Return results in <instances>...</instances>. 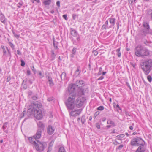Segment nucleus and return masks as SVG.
Masks as SVG:
<instances>
[{"instance_id": "f257e3e1", "label": "nucleus", "mask_w": 152, "mask_h": 152, "mask_svg": "<svg viewBox=\"0 0 152 152\" xmlns=\"http://www.w3.org/2000/svg\"><path fill=\"white\" fill-rule=\"evenodd\" d=\"M140 65L144 73L147 75L152 69V60L151 59L144 60L140 62Z\"/></svg>"}, {"instance_id": "f03ea898", "label": "nucleus", "mask_w": 152, "mask_h": 152, "mask_svg": "<svg viewBox=\"0 0 152 152\" xmlns=\"http://www.w3.org/2000/svg\"><path fill=\"white\" fill-rule=\"evenodd\" d=\"M31 106L34 108V117L38 120L41 119L42 117V115L41 110L40 109L42 107L41 104L39 102H35L31 104Z\"/></svg>"}, {"instance_id": "7ed1b4c3", "label": "nucleus", "mask_w": 152, "mask_h": 152, "mask_svg": "<svg viewBox=\"0 0 152 152\" xmlns=\"http://www.w3.org/2000/svg\"><path fill=\"white\" fill-rule=\"evenodd\" d=\"M150 51L146 48L141 45H138L135 50V55L137 57L147 56L150 54Z\"/></svg>"}, {"instance_id": "20e7f679", "label": "nucleus", "mask_w": 152, "mask_h": 152, "mask_svg": "<svg viewBox=\"0 0 152 152\" xmlns=\"http://www.w3.org/2000/svg\"><path fill=\"white\" fill-rule=\"evenodd\" d=\"M72 96H69L67 100L65 102V104L68 110H72L75 107V94Z\"/></svg>"}, {"instance_id": "39448f33", "label": "nucleus", "mask_w": 152, "mask_h": 152, "mask_svg": "<svg viewBox=\"0 0 152 152\" xmlns=\"http://www.w3.org/2000/svg\"><path fill=\"white\" fill-rule=\"evenodd\" d=\"M143 143L145 142L142 139L139 137L134 138L130 142V144L132 146H138Z\"/></svg>"}, {"instance_id": "423d86ee", "label": "nucleus", "mask_w": 152, "mask_h": 152, "mask_svg": "<svg viewBox=\"0 0 152 152\" xmlns=\"http://www.w3.org/2000/svg\"><path fill=\"white\" fill-rule=\"evenodd\" d=\"M86 99L85 97H79L75 101V104L76 107L80 108L83 106L86 102Z\"/></svg>"}, {"instance_id": "0eeeda50", "label": "nucleus", "mask_w": 152, "mask_h": 152, "mask_svg": "<svg viewBox=\"0 0 152 152\" xmlns=\"http://www.w3.org/2000/svg\"><path fill=\"white\" fill-rule=\"evenodd\" d=\"M70 34L72 36L70 37V39L73 41L75 40L73 37H76L77 40L79 41L80 40V37L77 31L73 28H71L70 29Z\"/></svg>"}, {"instance_id": "6e6552de", "label": "nucleus", "mask_w": 152, "mask_h": 152, "mask_svg": "<svg viewBox=\"0 0 152 152\" xmlns=\"http://www.w3.org/2000/svg\"><path fill=\"white\" fill-rule=\"evenodd\" d=\"M76 84L70 85L68 87V91L69 92V96H72L74 94H75V97H76V93L75 92L76 88Z\"/></svg>"}, {"instance_id": "1a4fd4ad", "label": "nucleus", "mask_w": 152, "mask_h": 152, "mask_svg": "<svg viewBox=\"0 0 152 152\" xmlns=\"http://www.w3.org/2000/svg\"><path fill=\"white\" fill-rule=\"evenodd\" d=\"M34 146L36 150L39 152L42 151L44 149L43 144L39 141H37L36 145H35Z\"/></svg>"}, {"instance_id": "9d476101", "label": "nucleus", "mask_w": 152, "mask_h": 152, "mask_svg": "<svg viewBox=\"0 0 152 152\" xmlns=\"http://www.w3.org/2000/svg\"><path fill=\"white\" fill-rule=\"evenodd\" d=\"M34 108V107L31 106V104L26 113L27 116L28 118H31L34 117V110L35 109Z\"/></svg>"}, {"instance_id": "9b49d317", "label": "nucleus", "mask_w": 152, "mask_h": 152, "mask_svg": "<svg viewBox=\"0 0 152 152\" xmlns=\"http://www.w3.org/2000/svg\"><path fill=\"white\" fill-rule=\"evenodd\" d=\"M145 143H143L142 144L139 145L135 152H145L146 150V147L145 146Z\"/></svg>"}, {"instance_id": "f8f14e48", "label": "nucleus", "mask_w": 152, "mask_h": 152, "mask_svg": "<svg viewBox=\"0 0 152 152\" xmlns=\"http://www.w3.org/2000/svg\"><path fill=\"white\" fill-rule=\"evenodd\" d=\"M55 129L51 125H49L47 128V132L49 135L52 134L54 132Z\"/></svg>"}, {"instance_id": "ddd939ff", "label": "nucleus", "mask_w": 152, "mask_h": 152, "mask_svg": "<svg viewBox=\"0 0 152 152\" xmlns=\"http://www.w3.org/2000/svg\"><path fill=\"white\" fill-rule=\"evenodd\" d=\"M143 26L145 29L143 31V32L145 33L148 32L150 29L148 23L147 22H144L143 23Z\"/></svg>"}, {"instance_id": "4468645a", "label": "nucleus", "mask_w": 152, "mask_h": 152, "mask_svg": "<svg viewBox=\"0 0 152 152\" xmlns=\"http://www.w3.org/2000/svg\"><path fill=\"white\" fill-rule=\"evenodd\" d=\"M29 140L30 142L32 144H33L34 145H36L37 141H39L36 138L35 136H33L32 137H29Z\"/></svg>"}, {"instance_id": "2eb2a0df", "label": "nucleus", "mask_w": 152, "mask_h": 152, "mask_svg": "<svg viewBox=\"0 0 152 152\" xmlns=\"http://www.w3.org/2000/svg\"><path fill=\"white\" fill-rule=\"evenodd\" d=\"M78 88V95L80 96L84 95V89L83 87L80 86Z\"/></svg>"}, {"instance_id": "dca6fc26", "label": "nucleus", "mask_w": 152, "mask_h": 152, "mask_svg": "<svg viewBox=\"0 0 152 152\" xmlns=\"http://www.w3.org/2000/svg\"><path fill=\"white\" fill-rule=\"evenodd\" d=\"M41 129H38L36 135L34 136L38 140L40 138L41 134Z\"/></svg>"}, {"instance_id": "f3484780", "label": "nucleus", "mask_w": 152, "mask_h": 152, "mask_svg": "<svg viewBox=\"0 0 152 152\" xmlns=\"http://www.w3.org/2000/svg\"><path fill=\"white\" fill-rule=\"evenodd\" d=\"M56 51H55L54 50H52L51 51V58L52 60H53L55 59V57L56 55Z\"/></svg>"}, {"instance_id": "a211bd4d", "label": "nucleus", "mask_w": 152, "mask_h": 152, "mask_svg": "<svg viewBox=\"0 0 152 152\" xmlns=\"http://www.w3.org/2000/svg\"><path fill=\"white\" fill-rule=\"evenodd\" d=\"M84 83V82L83 80H77L76 83V87H79V86H80L82 87V85Z\"/></svg>"}, {"instance_id": "6ab92c4d", "label": "nucleus", "mask_w": 152, "mask_h": 152, "mask_svg": "<svg viewBox=\"0 0 152 152\" xmlns=\"http://www.w3.org/2000/svg\"><path fill=\"white\" fill-rule=\"evenodd\" d=\"M46 77L48 79L49 84L50 85V86H53L54 85V83L53 82L52 79L51 77L49 75H48L46 76Z\"/></svg>"}, {"instance_id": "aec40b11", "label": "nucleus", "mask_w": 152, "mask_h": 152, "mask_svg": "<svg viewBox=\"0 0 152 152\" xmlns=\"http://www.w3.org/2000/svg\"><path fill=\"white\" fill-rule=\"evenodd\" d=\"M115 19L114 18H110L109 19V21L110 23H111V25L109 27L110 28L113 26L115 24Z\"/></svg>"}, {"instance_id": "412c9836", "label": "nucleus", "mask_w": 152, "mask_h": 152, "mask_svg": "<svg viewBox=\"0 0 152 152\" xmlns=\"http://www.w3.org/2000/svg\"><path fill=\"white\" fill-rule=\"evenodd\" d=\"M0 20L3 23H5V18L4 15L2 13L0 15Z\"/></svg>"}, {"instance_id": "4be33fe9", "label": "nucleus", "mask_w": 152, "mask_h": 152, "mask_svg": "<svg viewBox=\"0 0 152 152\" xmlns=\"http://www.w3.org/2000/svg\"><path fill=\"white\" fill-rule=\"evenodd\" d=\"M80 73V67L78 66L77 69L75 72V75L76 77L78 76Z\"/></svg>"}, {"instance_id": "5701e85b", "label": "nucleus", "mask_w": 152, "mask_h": 152, "mask_svg": "<svg viewBox=\"0 0 152 152\" xmlns=\"http://www.w3.org/2000/svg\"><path fill=\"white\" fill-rule=\"evenodd\" d=\"M8 124V122H6L4 124L3 126H2L3 129L4 130V132H5L6 133L8 132L7 130H5V129H6V128L7 127V125Z\"/></svg>"}, {"instance_id": "b1692460", "label": "nucleus", "mask_w": 152, "mask_h": 152, "mask_svg": "<svg viewBox=\"0 0 152 152\" xmlns=\"http://www.w3.org/2000/svg\"><path fill=\"white\" fill-rule=\"evenodd\" d=\"M70 114L72 116L74 117L79 115V113H77L76 112L75 110V111H72L70 112Z\"/></svg>"}, {"instance_id": "393cba45", "label": "nucleus", "mask_w": 152, "mask_h": 152, "mask_svg": "<svg viewBox=\"0 0 152 152\" xmlns=\"http://www.w3.org/2000/svg\"><path fill=\"white\" fill-rule=\"evenodd\" d=\"M66 74L64 72H63L61 74V75L60 76L61 79L62 80H65L66 78Z\"/></svg>"}, {"instance_id": "a878e982", "label": "nucleus", "mask_w": 152, "mask_h": 152, "mask_svg": "<svg viewBox=\"0 0 152 152\" xmlns=\"http://www.w3.org/2000/svg\"><path fill=\"white\" fill-rule=\"evenodd\" d=\"M43 3L45 5H49L51 3V0H44Z\"/></svg>"}, {"instance_id": "bb28decb", "label": "nucleus", "mask_w": 152, "mask_h": 152, "mask_svg": "<svg viewBox=\"0 0 152 152\" xmlns=\"http://www.w3.org/2000/svg\"><path fill=\"white\" fill-rule=\"evenodd\" d=\"M86 121V119H85V116L84 115H83L81 119V123L82 124H83L84 123L85 121Z\"/></svg>"}, {"instance_id": "cd10ccee", "label": "nucleus", "mask_w": 152, "mask_h": 152, "mask_svg": "<svg viewBox=\"0 0 152 152\" xmlns=\"http://www.w3.org/2000/svg\"><path fill=\"white\" fill-rule=\"evenodd\" d=\"M124 134H123L118 135L116 136V137L118 138L117 139H116V140H121V139H120L119 138L124 137Z\"/></svg>"}, {"instance_id": "c85d7f7f", "label": "nucleus", "mask_w": 152, "mask_h": 152, "mask_svg": "<svg viewBox=\"0 0 152 152\" xmlns=\"http://www.w3.org/2000/svg\"><path fill=\"white\" fill-rule=\"evenodd\" d=\"M120 48H119L116 51L117 53V55L118 57H120L121 56V53L120 52Z\"/></svg>"}, {"instance_id": "c756f323", "label": "nucleus", "mask_w": 152, "mask_h": 152, "mask_svg": "<svg viewBox=\"0 0 152 152\" xmlns=\"http://www.w3.org/2000/svg\"><path fill=\"white\" fill-rule=\"evenodd\" d=\"M58 152H66L64 148L63 147H61L59 148Z\"/></svg>"}, {"instance_id": "7c9ffc66", "label": "nucleus", "mask_w": 152, "mask_h": 152, "mask_svg": "<svg viewBox=\"0 0 152 152\" xmlns=\"http://www.w3.org/2000/svg\"><path fill=\"white\" fill-rule=\"evenodd\" d=\"M26 111L25 110L23 111V112L20 115V118H22L24 117L25 115H27L26 114Z\"/></svg>"}, {"instance_id": "2f4dec72", "label": "nucleus", "mask_w": 152, "mask_h": 152, "mask_svg": "<svg viewBox=\"0 0 152 152\" xmlns=\"http://www.w3.org/2000/svg\"><path fill=\"white\" fill-rule=\"evenodd\" d=\"M76 49L75 48H73V49H72V55L71 56V57H73V55L75 54L76 52Z\"/></svg>"}, {"instance_id": "473e14b6", "label": "nucleus", "mask_w": 152, "mask_h": 152, "mask_svg": "<svg viewBox=\"0 0 152 152\" xmlns=\"http://www.w3.org/2000/svg\"><path fill=\"white\" fill-rule=\"evenodd\" d=\"M38 126L41 128H42L44 127V125L41 122H39V123H38Z\"/></svg>"}, {"instance_id": "72a5a7b5", "label": "nucleus", "mask_w": 152, "mask_h": 152, "mask_svg": "<svg viewBox=\"0 0 152 152\" xmlns=\"http://www.w3.org/2000/svg\"><path fill=\"white\" fill-rule=\"evenodd\" d=\"M12 32L15 37H16L17 39H18L20 35L18 34H17L13 31H12Z\"/></svg>"}, {"instance_id": "f704fd0d", "label": "nucleus", "mask_w": 152, "mask_h": 152, "mask_svg": "<svg viewBox=\"0 0 152 152\" xmlns=\"http://www.w3.org/2000/svg\"><path fill=\"white\" fill-rule=\"evenodd\" d=\"M99 114V111L96 112L94 115V118H95Z\"/></svg>"}, {"instance_id": "c9c22d12", "label": "nucleus", "mask_w": 152, "mask_h": 152, "mask_svg": "<svg viewBox=\"0 0 152 152\" xmlns=\"http://www.w3.org/2000/svg\"><path fill=\"white\" fill-rule=\"evenodd\" d=\"M27 80H23V82L22 83V84H24V86H23V87L24 89H26L27 88V86L26 85V84L25 83L24 84L25 81V82H26Z\"/></svg>"}, {"instance_id": "e433bc0d", "label": "nucleus", "mask_w": 152, "mask_h": 152, "mask_svg": "<svg viewBox=\"0 0 152 152\" xmlns=\"http://www.w3.org/2000/svg\"><path fill=\"white\" fill-rule=\"evenodd\" d=\"M148 80L150 82H151L152 80V78L151 76L148 75L147 77Z\"/></svg>"}, {"instance_id": "4c0bfd02", "label": "nucleus", "mask_w": 152, "mask_h": 152, "mask_svg": "<svg viewBox=\"0 0 152 152\" xmlns=\"http://www.w3.org/2000/svg\"><path fill=\"white\" fill-rule=\"evenodd\" d=\"M104 109V107L102 106H99L97 108V110H102Z\"/></svg>"}, {"instance_id": "58836bf2", "label": "nucleus", "mask_w": 152, "mask_h": 152, "mask_svg": "<svg viewBox=\"0 0 152 152\" xmlns=\"http://www.w3.org/2000/svg\"><path fill=\"white\" fill-rule=\"evenodd\" d=\"M107 124H114V123L113 121H112L111 120H109L107 121Z\"/></svg>"}, {"instance_id": "ea45409f", "label": "nucleus", "mask_w": 152, "mask_h": 152, "mask_svg": "<svg viewBox=\"0 0 152 152\" xmlns=\"http://www.w3.org/2000/svg\"><path fill=\"white\" fill-rule=\"evenodd\" d=\"M102 71V68L101 67H100L99 68V72L98 73L97 75H99L101 74V72Z\"/></svg>"}, {"instance_id": "a19ab883", "label": "nucleus", "mask_w": 152, "mask_h": 152, "mask_svg": "<svg viewBox=\"0 0 152 152\" xmlns=\"http://www.w3.org/2000/svg\"><path fill=\"white\" fill-rule=\"evenodd\" d=\"M82 111V109H79L76 110V112L77 113H79V115L81 113V111Z\"/></svg>"}, {"instance_id": "79ce46f5", "label": "nucleus", "mask_w": 152, "mask_h": 152, "mask_svg": "<svg viewBox=\"0 0 152 152\" xmlns=\"http://www.w3.org/2000/svg\"><path fill=\"white\" fill-rule=\"evenodd\" d=\"M9 45L11 48L13 49L14 50L15 49L14 46L13 44L11 42H10Z\"/></svg>"}, {"instance_id": "37998d69", "label": "nucleus", "mask_w": 152, "mask_h": 152, "mask_svg": "<svg viewBox=\"0 0 152 152\" xmlns=\"http://www.w3.org/2000/svg\"><path fill=\"white\" fill-rule=\"evenodd\" d=\"M54 142V141L53 140H52L49 144V146H50L52 147Z\"/></svg>"}, {"instance_id": "c03bdc74", "label": "nucleus", "mask_w": 152, "mask_h": 152, "mask_svg": "<svg viewBox=\"0 0 152 152\" xmlns=\"http://www.w3.org/2000/svg\"><path fill=\"white\" fill-rule=\"evenodd\" d=\"M32 99L34 100H36L37 99V95H35L32 96Z\"/></svg>"}, {"instance_id": "a18cd8bd", "label": "nucleus", "mask_w": 152, "mask_h": 152, "mask_svg": "<svg viewBox=\"0 0 152 152\" xmlns=\"http://www.w3.org/2000/svg\"><path fill=\"white\" fill-rule=\"evenodd\" d=\"M23 4V3L22 2H19L18 4L17 5V6L19 8H20L21 6H22Z\"/></svg>"}, {"instance_id": "49530a36", "label": "nucleus", "mask_w": 152, "mask_h": 152, "mask_svg": "<svg viewBox=\"0 0 152 152\" xmlns=\"http://www.w3.org/2000/svg\"><path fill=\"white\" fill-rule=\"evenodd\" d=\"M21 66H23L25 65V63L24 61L22 60H21Z\"/></svg>"}, {"instance_id": "de8ad7c7", "label": "nucleus", "mask_w": 152, "mask_h": 152, "mask_svg": "<svg viewBox=\"0 0 152 152\" xmlns=\"http://www.w3.org/2000/svg\"><path fill=\"white\" fill-rule=\"evenodd\" d=\"M123 147V145H120L117 148V149L118 150H121L122 149V148Z\"/></svg>"}, {"instance_id": "09e8293b", "label": "nucleus", "mask_w": 152, "mask_h": 152, "mask_svg": "<svg viewBox=\"0 0 152 152\" xmlns=\"http://www.w3.org/2000/svg\"><path fill=\"white\" fill-rule=\"evenodd\" d=\"M96 126L97 128L98 129H99L100 128L99 124L98 123H97L96 124Z\"/></svg>"}, {"instance_id": "8fccbe9b", "label": "nucleus", "mask_w": 152, "mask_h": 152, "mask_svg": "<svg viewBox=\"0 0 152 152\" xmlns=\"http://www.w3.org/2000/svg\"><path fill=\"white\" fill-rule=\"evenodd\" d=\"M53 45L54 48V50H58V47L57 46V45H56L54 43L53 44Z\"/></svg>"}, {"instance_id": "3c124183", "label": "nucleus", "mask_w": 152, "mask_h": 152, "mask_svg": "<svg viewBox=\"0 0 152 152\" xmlns=\"http://www.w3.org/2000/svg\"><path fill=\"white\" fill-rule=\"evenodd\" d=\"M31 69L32 70V71L34 72V73H35L36 72V71L34 67V66H33L32 67H31Z\"/></svg>"}, {"instance_id": "603ef678", "label": "nucleus", "mask_w": 152, "mask_h": 152, "mask_svg": "<svg viewBox=\"0 0 152 152\" xmlns=\"http://www.w3.org/2000/svg\"><path fill=\"white\" fill-rule=\"evenodd\" d=\"M134 1L133 0H129V4L130 5H132L133 4Z\"/></svg>"}, {"instance_id": "864d4df0", "label": "nucleus", "mask_w": 152, "mask_h": 152, "mask_svg": "<svg viewBox=\"0 0 152 152\" xmlns=\"http://www.w3.org/2000/svg\"><path fill=\"white\" fill-rule=\"evenodd\" d=\"M93 53L95 56H96L98 54V51L96 50L94 51Z\"/></svg>"}, {"instance_id": "5fc2aeb1", "label": "nucleus", "mask_w": 152, "mask_h": 152, "mask_svg": "<svg viewBox=\"0 0 152 152\" xmlns=\"http://www.w3.org/2000/svg\"><path fill=\"white\" fill-rule=\"evenodd\" d=\"M104 78V76H101L99 78L97 79V80H102Z\"/></svg>"}, {"instance_id": "6e6d98bb", "label": "nucleus", "mask_w": 152, "mask_h": 152, "mask_svg": "<svg viewBox=\"0 0 152 152\" xmlns=\"http://www.w3.org/2000/svg\"><path fill=\"white\" fill-rule=\"evenodd\" d=\"M117 140L116 139L115 141L113 142V144H114L115 145H117V143L118 144H120V143L118 142L117 141Z\"/></svg>"}, {"instance_id": "4d7b16f0", "label": "nucleus", "mask_w": 152, "mask_h": 152, "mask_svg": "<svg viewBox=\"0 0 152 152\" xmlns=\"http://www.w3.org/2000/svg\"><path fill=\"white\" fill-rule=\"evenodd\" d=\"M56 5L58 7H60V2L59 1H58L56 2Z\"/></svg>"}, {"instance_id": "13d9d810", "label": "nucleus", "mask_w": 152, "mask_h": 152, "mask_svg": "<svg viewBox=\"0 0 152 152\" xmlns=\"http://www.w3.org/2000/svg\"><path fill=\"white\" fill-rule=\"evenodd\" d=\"M106 25L104 24L102 25V29H106Z\"/></svg>"}, {"instance_id": "bf43d9fd", "label": "nucleus", "mask_w": 152, "mask_h": 152, "mask_svg": "<svg viewBox=\"0 0 152 152\" xmlns=\"http://www.w3.org/2000/svg\"><path fill=\"white\" fill-rule=\"evenodd\" d=\"M67 16V15H66V14L64 15H63V17L66 20H67V19L66 18Z\"/></svg>"}, {"instance_id": "052dcab7", "label": "nucleus", "mask_w": 152, "mask_h": 152, "mask_svg": "<svg viewBox=\"0 0 152 152\" xmlns=\"http://www.w3.org/2000/svg\"><path fill=\"white\" fill-rule=\"evenodd\" d=\"M76 16H77V15H75V14H73L72 15L73 19L74 20H75V18H76Z\"/></svg>"}, {"instance_id": "680f3d73", "label": "nucleus", "mask_w": 152, "mask_h": 152, "mask_svg": "<svg viewBox=\"0 0 152 152\" xmlns=\"http://www.w3.org/2000/svg\"><path fill=\"white\" fill-rule=\"evenodd\" d=\"M53 97H51V98H48L47 99V100L48 101H52L53 100Z\"/></svg>"}, {"instance_id": "e2e57ef3", "label": "nucleus", "mask_w": 152, "mask_h": 152, "mask_svg": "<svg viewBox=\"0 0 152 152\" xmlns=\"http://www.w3.org/2000/svg\"><path fill=\"white\" fill-rule=\"evenodd\" d=\"M17 53L20 56L21 54V52L19 50H17Z\"/></svg>"}, {"instance_id": "0e129e2a", "label": "nucleus", "mask_w": 152, "mask_h": 152, "mask_svg": "<svg viewBox=\"0 0 152 152\" xmlns=\"http://www.w3.org/2000/svg\"><path fill=\"white\" fill-rule=\"evenodd\" d=\"M27 74L28 75H31V72H30V71L29 70H27Z\"/></svg>"}, {"instance_id": "69168bd1", "label": "nucleus", "mask_w": 152, "mask_h": 152, "mask_svg": "<svg viewBox=\"0 0 152 152\" xmlns=\"http://www.w3.org/2000/svg\"><path fill=\"white\" fill-rule=\"evenodd\" d=\"M39 75H40L41 78H42L44 77V76L42 75V73L41 72H39Z\"/></svg>"}, {"instance_id": "338daca9", "label": "nucleus", "mask_w": 152, "mask_h": 152, "mask_svg": "<svg viewBox=\"0 0 152 152\" xmlns=\"http://www.w3.org/2000/svg\"><path fill=\"white\" fill-rule=\"evenodd\" d=\"M108 24V20H107L105 23V25H106V26H107Z\"/></svg>"}, {"instance_id": "774afa93", "label": "nucleus", "mask_w": 152, "mask_h": 152, "mask_svg": "<svg viewBox=\"0 0 152 152\" xmlns=\"http://www.w3.org/2000/svg\"><path fill=\"white\" fill-rule=\"evenodd\" d=\"M52 150V147H51L50 146H49L48 148V150H49V151H51Z\"/></svg>"}]
</instances>
